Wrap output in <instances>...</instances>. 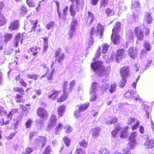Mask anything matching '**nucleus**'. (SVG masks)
<instances>
[{"instance_id": "774afa93", "label": "nucleus", "mask_w": 154, "mask_h": 154, "mask_svg": "<svg viewBox=\"0 0 154 154\" xmlns=\"http://www.w3.org/2000/svg\"><path fill=\"white\" fill-rule=\"evenodd\" d=\"M135 119L133 118H129L127 122V123L128 125H131V123L135 121Z\"/></svg>"}, {"instance_id": "0eeeda50", "label": "nucleus", "mask_w": 154, "mask_h": 154, "mask_svg": "<svg viewBox=\"0 0 154 154\" xmlns=\"http://www.w3.org/2000/svg\"><path fill=\"white\" fill-rule=\"evenodd\" d=\"M46 142V137L45 136H38V138L35 140V144L40 146L41 148H43L45 146Z\"/></svg>"}, {"instance_id": "7c9ffc66", "label": "nucleus", "mask_w": 154, "mask_h": 154, "mask_svg": "<svg viewBox=\"0 0 154 154\" xmlns=\"http://www.w3.org/2000/svg\"><path fill=\"white\" fill-rule=\"evenodd\" d=\"M89 103H85L82 104L79 106V109L81 111H83L86 109L89 105Z\"/></svg>"}, {"instance_id": "4c0bfd02", "label": "nucleus", "mask_w": 154, "mask_h": 154, "mask_svg": "<svg viewBox=\"0 0 154 154\" xmlns=\"http://www.w3.org/2000/svg\"><path fill=\"white\" fill-rule=\"evenodd\" d=\"M57 120L56 116L54 114H51L49 119V122L56 125Z\"/></svg>"}, {"instance_id": "680f3d73", "label": "nucleus", "mask_w": 154, "mask_h": 154, "mask_svg": "<svg viewBox=\"0 0 154 154\" xmlns=\"http://www.w3.org/2000/svg\"><path fill=\"white\" fill-rule=\"evenodd\" d=\"M99 50L98 51H97V52L95 54V57L93 59L94 60L97 59H98L100 56V48L99 47Z\"/></svg>"}, {"instance_id": "c9c22d12", "label": "nucleus", "mask_w": 154, "mask_h": 154, "mask_svg": "<svg viewBox=\"0 0 154 154\" xmlns=\"http://www.w3.org/2000/svg\"><path fill=\"white\" fill-rule=\"evenodd\" d=\"M136 144L135 141L129 140V143L127 145V148L131 149H133Z\"/></svg>"}, {"instance_id": "a878e982", "label": "nucleus", "mask_w": 154, "mask_h": 154, "mask_svg": "<svg viewBox=\"0 0 154 154\" xmlns=\"http://www.w3.org/2000/svg\"><path fill=\"white\" fill-rule=\"evenodd\" d=\"M41 49L40 48L37 47L36 46L35 47H32L30 48L29 51L30 52H33L32 55H33V57H37V54L38 53V52L37 51V50H40Z\"/></svg>"}, {"instance_id": "052dcab7", "label": "nucleus", "mask_w": 154, "mask_h": 154, "mask_svg": "<svg viewBox=\"0 0 154 154\" xmlns=\"http://www.w3.org/2000/svg\"><path fill=\"white\" fill-rule=\"evenodd\" d=\"M120 73L122 78L123 79H125V68L124 67L122 68L120 70Z\"/></svg>"}, {"instance_id": "2f4dec72", "label": "nucleus", "mask_w": 154, "mask_h": 154, "mask_svg": "<svg viewBox=\"0 0 154 154\" xmlns=\"http://www.w3.org/2000/svg\"><path fill=\"white\" fill-rule=\"evenodd\" d=\"M27 7L25 6H22L19 9V12L21 15H23L26 14L27 12Z\"/></svg>"}, {"instance_id": "f8f14e48", "label": "nucleus", "mask_w": 154, "mask_h": 154, "mask_svg": "<svg viewBox=\"0 0 154 154\" xmlns=\"http://www.w3.org/2000/svg\"><path fill=\"white\" fill-rule=\"evenodd\" d=\"M136 94V92L131 89L126 92V98H130L132 97H134V99L137 100L139 98V96Z\"/></svg>"}, {"instance_id": "49530a36", "label": "nucleus", "mask_w": 154, "mask_h": 154, "mask_svg": "<svg viewBox=\"0 0 154 154\" xmlns=\"http://www.w3.org/2000/svg\"><path fill=\"white\" fill-rule=\"evenodd\" d=\"M7 113V110H5L3 107L0 106V116H2L6 115Z\"/></svg>"}, {"instance_id": "8fccbe9b", "label": "nucleus", "mask_w": 154, "mask_h": 154, "mask_svg": "<svg viewBox=\"0 0 154 154\" xmlns=\"http://www.w3.org/2000/svg\"><path fill=\"white\" fill-rule=\"evenodd\" d=\"M143 46L147 51H150L151 49V48L150 44L146 41L144 42Z\"/></svg>"}, {"instance_id": "9b49d317", "label": "nucleus", "mask_w": 154, "mask_h": 154, "mask_svg": "<svg viewBox=\"0 0 154 154\" xmlns=\"http://www.w3.org/2000/svg\"><path fill=\"white\" fill-rule=\"evenodd\" d=\"M27 5L30 7H34L37 5L38 6L36 8L37 10H38V7L40 6L37 0H26Z\"/></svg>"}, {"instance_id": "cd10ccee", "label": "nucleus", "mask_w": 154, "mask_h": 154, "mask_svg": "<svg viewBox=\"0 0 154 154\" xmlns=\"http://www.w3.org/2000/svg\"><path fill=\"white\" fill-rule=\"evenodd\" d=\"M129 55L132 59H134L137 53L136 50H134L131 48H130L128 51Z\"/></svg>"}, {"instance_id": "de8ad7c7", "label": "nucleus", "mask_w": 154, "mask_h": 154, "mask_svg": "<svg viewBox=\"0 0 154 154\" xmlns=\"http://www.w3.org/2000/svg\"><path fill=\"white\" fill-rule=\"evenodd\" d=\"M116 85L115 84H111L110 86L109 91L110 93H112L116 91Z\"/></svg>"}, {"instance_id": "7ed1b4c3", "label": "nucleus", "mask_w": 154, "mask_h": 154, "mask_svg": "<svg viewBox=\"0 0 154 154\" xmlns=\"http://www.w3.org/2000/svg\"><path fill=\"white\" fill-rule=\"evenodd\" d=\"M104 32V27L100 23H99L96 27V29L92 27L90 31V35L91 38L96 36L99 39L102 38Z\"/></svg>"}, {"instance_id": "2eb2a0df", "label": "nucleus", "mask_w": 154, "mask_h": 154, "mask_svg": "<svg viewBox=\"0 0 154 154\" xmlns=\"http://www.w3.org/2000/svg\"><path fill=\"white\" fill-rule=\"evenodd\" d=\"M111 38L112 42L115 45L118 44L120 42V37L118 34H112Z\"/></svg>"}, {"instance_id": "b1692460", "label": "nucleus", "mask_w": 154, "mask_h": 154, "mask_svg": "<svg viewBox=\"0 0 154 154\" xmlns=\"http://www.w3.org/2000/svg\"><path fill=\"white\" fill-rule=\"evenodd\" d=\"M140 14V11L138 10H137L134 12L133 18L135 22H137L138 21Z\"/></svg>"}, {"instance_id": "c85d7f7f", "label": "nucleus", "mask_w": 154, "mask_h": 154, "mask_svg": "<svg viewBox=\"0 0 154 154\" xmlns=\"http://www.w3.org/2000/svg\"><path fill=\"white\" fill-rule=\"evenodd\" d=\"M97 83L95 82H93L90 88V94H92L95 93L96 89L97 88Z\"/></svg>"}, {"instance_id": "e2e57ef3", "label": "nucleus", "mask_w": 154, "mask_h": 154, "mask_svg": "<svg viewBox=\"0 0 154 154\" xmlns=\"http://www.w3.org/2000/svg\"><path fill=\"white\" fill-rule=\"evenodd\" d=\"M55 3H56V6H57V12L58 13V14L59 15V18L61 16V13L60 11L59 10V2L57 1H55Z\"/></svg>"}, {"instance_id": "13d9d810", "label": "nucleus", "mask_w": 154, "mask_h": 154, "mask_svg": "<svg viewBox=\"0 0 154 154\" xmlns=\"http://www.w3.org/2000/svg\"><path fill=\"white\" fill-rule=\"evenodd\" d=\"M19 83L22 86L24 87H26L27 86V83L23 79H21L20 80Z\"/></svg>"}, {"instance_id": "0e129e2a", "label": "nucleus", "mask_w": 154, "mask_h": 154, "mask_svg": "<svg viewBox=\"0 0 154 154\" xmlns=\"http://www.w3.org/2000/svg\"><path fill=\"white\" fill-rule=\"evenodd\" d=\"M81 111L79 109L75 111L74 114L76 118H78L80 116V112Z\"/></svg>"}, {"instance_id": "dca6fc26", "label": "nucleus", "mask_w": 154, "mask_h": 154, "mask_svg": "<svg viewBox=\"0 0 154 154\" xmlns=\"http://www.w3.org/2000/svg\"><path fill=\"white\" fill-rule=\"evenodd\" d=\"M121 24L120 22H117L112 29V34H118L121 29Z\"/></svg>"}, {"instance_id": "e433bc0d", "label": "nucleus", "mask_w": 154, "mask_h": 154, "mask_svg": "<svg viewBox=\"0 0 154 154\" xmlns=\"http://www.w3.org/2000/svg\"><path fill=\"white\" fill-rule=\"evenodd\" d=\"M69 11L72 17H74L76 14V12L74 9V5L72 4L70 7Z\"/></svg>"}, {"instance_id": "ea45409f", "label": "nucleus", "mask_w": 154, "mask_h": 154, "mask_svg": "<svg viewBox=\"0 0 154 154\" xmlns=\"http://www.w3.org/2000/svg\"><path fill=\"white\" fill-rule=\"evenodd\" d=\"M109 47V45L107 43H104L102 45V52L103 54L106 53Z\"/></svg>"}, {"instance_id": "58836bf2", "label": "nucleus", "mask_w": 154, "mask_h": 154, "mask_svg": "<svg viewBox=\"0 0 154 154\" xmlns=\"http://www.w3.org/2000/svg\"><path fill=\"white\" fill-rule=\"evenodd\" d=\"M9 119H8L6 118H5L4 119H2L0 121V125L2 126L8 124L10 123Z\"/></svg>"}, {"instance_id": "6e6552de", "label": "nucleus", "mask_w": 154, "mask_h": 154, "mask_svg": "<svg viewBox=\"0 0 154 154\" xmlns=\"http://www.w3.org/2000/svg\"><path fill=\"white\" fill-rule=\"evenodd\" d=\"M23 35V34L20 33H18L17 34L13 42L14 47L17 48L18 46L20 41L21 44L22 43L23 40L22 37Z\"/></svg>"}, {"instance_id": "c03bdc74", "label": "nucleus", "mask_w": 154, "mask_h": 154, "mask_svg": "<svg viewBox=\"0 0 154 154\" xmlns=\"http://www.w3.org/2000/svg\"><path fill=\"white\" fill-rule=\"evenodd\" d=\"M63 125L60 123H59L58 125L56 126L55 129V132L56 134H57L59 131L61 130L62 128Z\"/></svg>"}, {"instance_id": "864d4df0", "label": "nucleus", "mask_w": 154, "mask_h": 154, "mask_svg": "<svg viewBox=\"0 0 154 154\" xmlns=\"http://www.w3.org/2000/svg\"><path fill=\"white\" fill-rule=\"evenodd\" d=\"M54 26V22L53 21H51L47 24L46 26V27L48 29H49L53 27Z\"/></svg>"}, {"instance_id": "aec40b11", "label": "nucleus", "mask_w": 154, "mask_h": 154, "mask_svg": "<svg viewBox=\"0 0 154 154\" xmlns=\"http://www.w3.org/2000/svg\"><path fill=\"white\" fill-rule=\"evenodd\" d=\"M65 107L66 106L64 105H62L58 107L57 111L59 117L63 116V114L65 111Z\"/></svg>"}, {"instance_id": "c756f323", "label": "nucleus", "mask_w": 154, "mask_h": 154, "mask_svg": "<svg viewBox=\"0 0 154 154\" xmlns=\"http://www.w3.org/2000/svg\"><path fill=\"white\" fill-rule=\"evenodd\" d=\"M88 17H87V21H89L90 23H91L94 20V17L93 14L90 11L88 12Z\"/></svg>"}, {"instance_id": "423d86ee", "label": "nucleus", "mask_w": 154, "mask_h": 154, "mask_svg": "<svg viewBox=\"0 0 154 154\" xmlns=\"http://www.w3.org/2000/svg\"><path fill=\"white\" fill-rule=\"evenodd\" d=\"M30 22L32 26L30 30L28 31L29 32H40L41 31V29L39 25L38 24V20L37 19L31 20Z\"/></svg>"}, {"instance_id": "20e7f679", "label": "nucleus", "mask_w": 154, "mask_h": 154, "mask_svg": "<svg viewBox=\"0 0 154 154\" xmlns=\"http://www.w3.org/2000/svg\"><path fill=\"white\" fill-rule=\"evenodd\" d=\"M36 114L41 119L39 123L42 124L43 121L47 120L49 116V114L48 111L44 108L38 107L36 111Z\"/></svg>"}, {"instance_id": "4468645a", "label": "nucleus", "mask_w": 154, "mask_h": 154, "mask_svg": "<svg viewBox=\"0 0 154 154\" xmlns=\"http://www.w3.org/2000/svg\"><path fill=\"white\" fill-rule=\"evenodd\" d=\"M4 4L3 3H0V26L4 25L6 22V20L5 17L1 14L2 9L4 7Z\"/></svg>"}, {"instance_id": "5fc2aeb1", "label": "nucleus", "mask_w": 154, "mask_h": 154, "mask_svg": "<svg viewBox=\"0 0 154 154\" xmlns=\"http://www.w3.org/2000/svg\"><path fill=\"white\" fill-rule=\"evenodd\" d=\"M55 124L49 122V124L47 125V131H50L52 128H53L55 125Z\"/></svg>"}, {"instance_id": "bb28decb", "label": "nucleus", "mask_w": 154, "mask_h": 154, "mask_svg": "<svg viewBox=\"0 0 154 154\" xmlns=\"http://www.w3.org/2000/svg\"><path fill=\"white\" fill-rule=\"evenodd\" d=\"M131 8L133 9H139L140 8V4L137 1L132 0V1Z\"/></svg>"}, {"instance_id": "9d476101", "label": "nucleus", "mask_w": 154, "mask_h": 154, "mask_svg": "<svg viewBox=\"0 0 154 154\" xmlns=\"http://www.w3.org/2000/svg\"><path fill=\"white\" fill-rule=\"evenodd\" d=\"M20 25L19 20H15L10 23L8 27V29L11 30L17 29L19 28Z\"/></svg>"}, {"instance_id": "6e6d98bb", "label": "nucleus", "mask_w": 154, "mask_h": 154, "mask_svg": "<svg viewBox=\"0 0 154 154\" xmlns=\"http://www.w3.org/2000/svg\"><path fill=\"white\" fill-rule=\"evenodd\" d=\"M76 152L78 154H86V152L81 148H77Z\"/></svg>"}, {"instance_id": "3c124183", "label": "nucleus", "mask_w": 154, "mask_h": 154, "mask_svg": "<svg viewBox=\"0 0 154 154\" xmlns=\"http://www.w3.org/2000/svg\"><path fill=\"white\" fill-rule=\"evenodd\" d=\"M98 154H109V152L107 149L103 148L99 151Z\"/></svg>"}, {"instance_id": "a19ab883", "label": "nucleus", "mask_w": 154, "mask_h": 154, "mask_svg": "<svg viewBox=\"0 0 154 154\" xmlns=\"http://www.w3.org/2000/svg\"><path fill=\"white\" fill-rule=\"evenodd\" d=\"M136 135V132H134L130 133L129 135V140L135 141V137Z\"/></svg>"}, {"instance_id": "a211bd4d", "label": "nucleus", "mask_w": 154, "mask_h": 154, "mask_svg": "<svg viewBox=\"0 0 154 154\" xmlns=\"http://www.w3.org/2000/svg\"><path fill=\"white\" fill-rule=\"evenodd\" d=\"M118 121V118L115 116H109L106 123L108 125H111L116 123Z\"/></svg>"}, {"instance_id": "338daca9", "label": "nucleus", "mask_w": 154, "mask_h": 154, "mask_svg": "<svg viewBox=\"0 0 154 154\" xmlns=\"http://www.w3.org/2000/svg\"><path fill=\"white\" fill-rule=\"evenodd\" d=\"M77 23V21L75 18H73L70 25L76 26Z\"/></svg>"}, {"instance_id": "09e8293b", "label": "nucleus", "mask_w": 154, "mask_h": 154, "mask_svg": "<svg viewBox=\"0 0 154 154\" xmlns=\"http://www.w3.org/2000/svg\"><path fill=\"white\" fill-rule=\"evenodd\" d=\"M79 144L80 146L85 148H87L88 145V142H86L85 140H84L79 142Z\"/></svg>"}, {"instance_id": "a18cd8bd", "label": "nucleus", "mask_w": 154, "mask_h": 154, "mask_svg": "<svg viewBox=\"0 0 154 154\" xmlns=\"http://www.w3.org/2000/svg\"><path fill=\"white\" fill-rule=\"evenodd\" d=\"M63 141L67 146L69 147L70 145V139L67 137H65L63 138Z\"/></svg>"}, {"instance_id": "37998d69", "label": "nucleus", "mask_w": 154, "mask_h": 154, "mask_svg": "<svg viewBox=\"0 0 154 154\" xmlns=\"http://www.w3.org/2000/svg\"><path fill=\"white\" fill-rule=\"evenodd\" d=\"M33 151V149L32 148L27 147L23 151V154H30Z\"/></svg>"}, {"instance_id": "5701e85b", "label": "nucleus", "mask_w": 154, "mask_h": 154, "mask_svg": "<svg viewBox=\"0 0 154 154\" xmlns=\"http://www.w3.org/2000/svg\"><path fill=\"white\" fill-rule=\"evenodd\" d=\"M154 140L153 139H151L147 140L144 143V145L146 149H150L153 147Z\"/></svg>"}, {"instance_id": "f704fd0d", "label": "nucleus", "mask_w": 154, "mask_h": 154, "mask_svg": "<svg viewBox=\"0 0 154 154\" xmlns=\"http://www.w3.org/2000/svg\"><path fill=\"white\" fill-rule=\"evenodd\" d=\"M109 0H101L100 8L103 9L104 8L109 4Z\"/></svg>"}, {"instance_id": "f257e3e1", "label": "nucleus", "mask_w": 154, "mask_h": 154, "mask_svg": "<svg viewBox=\"0 0 154 154\" xmlns=\"http://www.w3.org/2000/svg\"><path fill=\"white\" fill-rule=\"evenodd\" d=\"M65 88H63V93L60 95V91L55 89L50 91L51 93L48 97L52 100H57V103H61L66 100L69 97V94L65 91Z\"/></svg>"}, {"instance_id": "72a5a7b5", "label": "nucleus", "mask_w": 154, "mask_h": 154, "mask_svg": "<svg viewBox=\"0 0 154 154\" xmlns=\"http://www.w3.org/2000/svg\"><path fill=\"white\" fill-rule=\"evenodd\" d=\"M106 14L108 16H111L115 13L113 9H111L109 8H107L105 10Z\"/></svg>"}, {"instance_id": "4d7b16f0", "label": "nucleus", "mask_w": 154, "mask_h": 154, "mask_svg": "<svg viewBox=\"0 0 154 154\" xmlns=\"http://www.w3.org/2000/svg\"><path fill=\"white\" fill-rule=\"evenodd\" d=\"M32 121L30 119H28L25 123V126L26 128H29L31 126Z\"/></svg>"}, {"instance_id": "79ce46f5", "label": "nucleus", "mask_w": 154, "mask_h": 154, "mask_svg": "<svg viewBox=\"0 0 154 154\" xmlns=\"http://www.w3.org/2000/svg\"><path fill=\"white\" fill-rule=\"evenodd\" d=\"M38 75L35 74H28L27 75V76L29 79H33L34 80H36L37 79L38 77Z\"/></svg>"}, {"instance_id": "ddd939ff", "label": "nucleus", "mask_w": 154, "mask_h": 154, "mask_svg": "<svg viewBox=\"0 0 154 154\" xmlns=\"http://www.w3.org/2000/svg\"><path fill=\"white\" fill-rule=\"evenodd\" d=\"M125 51L124 49H119L117 50L116 55V60L118 62L121 60L122 56L124 55Z\"/></svg>"}, {"instance_id": "f3484780", "label": "nucleus", "mask_w": 154, "mask_h": 154, "mask_svg": "<svg viewBox=\"0 0 154 154\" xmlns=\"http://www.w3.org/2000/svg\"><path fill=\"white\" fill-rule=\"evenodd\" d=\"M12 34L6 33L4 34L3 37V42L5 44H6L13 38Z\"/></svg>"}, {"instance_id": "39448f33", "label": "nucleus", "mask_w": 154, "mask_h": 154, "mask_svg": "<svg viewBox=\"0 0 154 154\" xmlns=\"http://www.w3.org/2000/svg\"><path fill=\"white\" fill-rule=\"evenodd\" d=\"M62 49L60 48H58L55 51L54 57L56 58L55 61L60 64L64 60L65 57V54L64 53L61 54Z\"/></svg>"}, {"instance_id": "6ab92c4d", "label": "nucleus", "mask_w": 154, "mask_h": 154, "mask_svg": "<svg viewBox=\"0 0 154 154\" xmlns=\"http://www.w3.org/2000/svg\"><path fill=\"white\" fill-rule=\"evenodd\" d=\"M152 20V19L151 14L148 12L146 13L144 19V23L149 24L151 23Z\"/></svg>"}, {"instance_id": "f03ea898", "label": "nucleus", "mask_w": 154, "mask_h": 154, "mask_svg": "<svg viewBox=\"0 0 154 154\" xmlns=\"http://www.w3.org/2000/svg\"><path fill=\"white\" fill-rule=\"evenodd\" d=\"M91 67L97 75L102 77L107 73V70L102 61H97L91 63Z\"/></svg>"}, {"instance_id": "4be33fe9", "label": "nucleus", "mask_w": 154, "mask_h": 154, "mask_svg": "<svg viewBox=\"0 0 154 154\" xmlns=\"http://www.w3.org/2000/svg\"><path fill=\"white\" fill-rule=\"evenodd\" d=\"M100 130L99 127L95 128L91 130L92 136L94 138H96L99 136Z\"/></svg>"}, {"instance_id": "473e14b6", "label": "nucleus", "mask_w": 154, "mask_h": 154, "mask_svg": "<svg viewBox=\"0 0 154 154\" xmlns=\"http://www.w3.org/2000/svg\"><path fill=\"white\" fill-rule=\"evenodd\" d=\"M15 92H18L21 95L24 94V91L23 88L19 87H15L13 89Z\"/></svg>"}, {"instance_id": "393cba45", "label": "nucleus", "mask_w": 154, "mask_h": 154, "mask_svg": "<svg viewBox=\"0 0 154 154\" xmlns=\"http://www.w3.org/2000/svg\"><path fill=\"white\" fill-rule=\"evenodd\" d=\"M121 129V128L120 127L119 124H117L116 125L115 129L111 131V134L113 137H116V135L119 132V130Z\"/></svg>"}, {"instance_id": "bf43d9fd", "label": "nucleus", "mask_w": 154, "mask_h": 154, "mask_svg": "<svg viewBox=\"0 0 154 154\" xmlns=\"http://www.w3.org/2000/svg\"><path fill=\"white\" fill-rule=\"evenodd\" d=\"M128 35V36L129 37V42L131 41V42H133V38L134 36L133 32L131 30L130 31H129V34Z\"/></svg>"}, {"instance_id": "412c9836", "label": "nucleus", "mask_w": 154, "mask_h": 154, "mask_svg": "<svg viewBox=\"0 0 154 154\" xmlns=\"http://www.w3.org/2000/svg\"><path fill=\"white\" fill-rule=\"evenodd\" d=\"M47 70V72L45 73L46 76L48 80H51L53 78V76L54 73V71L51 72L49 71V68L47 67H44Z\"/></svg>"}, {"instance_id": "69168bd1", "label": "nucleus", "mask_w": 154, "mask_h": 154, "mask_svg": "<svg viewBox=\"0 0 154 154\" xmlns=\"http://www.w3.org/2000/svg\"><path fill=\"white\" fill-rule=\"evenodd\" d=\"M91 95L90 98V100L91 101L93 102L95 100L97 99V96L96 95V92L92 94H90Z\"/></svg>"}, {"instance_id": "1a4fd4ad", "label": "nucleus", "mask_w": 154, "mask_h": 154, "mask_svg": "<svg viewBox=\"0 0 154 154\" xmlns=\"http://www.w3.org/2000/svg\"><path fill=\"white\" fill-rule=\"evenodd\" d=\"M136 35L137 37V39L139 40H142L143 39V31L139 27H136L134 30Z\"/></svg>"}, {"instance_id": "603ef678", "label": "nucleus", "mask_w": 154, "mask_h": 154, "mask_svg": "<svg viewBox=\"0 0 154 154\" xmlns=\"http://www.w3.org/2000/svg\"><path fill=\"white\" fill-rule=\"evenodd\" d=\"M52 151V148L50 145H47L45 149L44 152L50 154V153Z\"/></svg>"}]
</instances>
